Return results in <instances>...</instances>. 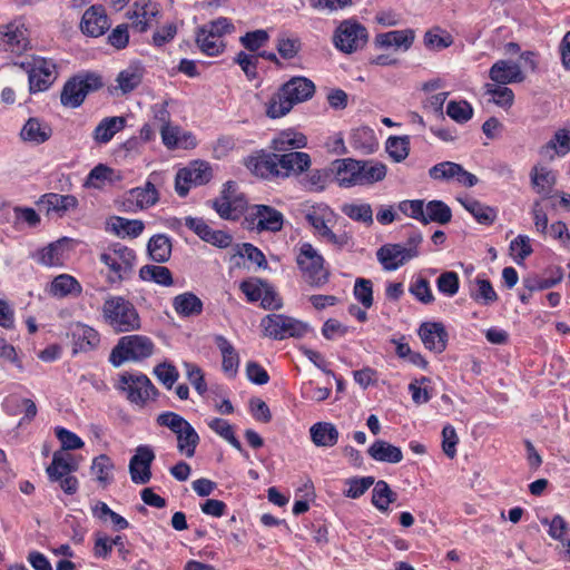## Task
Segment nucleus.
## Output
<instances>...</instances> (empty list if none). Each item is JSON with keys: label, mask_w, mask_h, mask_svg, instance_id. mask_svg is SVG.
<instances>
[{"label": "nucleus", "mask_w": 570, "mask_h": 570, "mask_svg": "<svg viewBox=\"0 0 570 570\" xmlns=\"http://www.w3.org/2000/svg\"><path fill=\"white\" fill-rule=\"evenodd\" d=\"M332 171L341 187L363 186L381 181L386 176L384 164L373 160L336 159Z\"/></svg>", "instance_id": "f257e3e1"}, {"label": "nucleus", "mask_w": 570, "mask_h": 570, "mask_svg": "<svg viewBox=\"0 0 570 570\" xmlns=\"http://www.w3.org/2000/svg\"><path fill=\"white\" fill-rule=\"evenodd\" d=\"M305 219L314 229V234L323 242L342 249L352 243V236L346 233H335L333 227L337 215L326 204H316L306 209Z\"/></svg>", "instance_id": "f03ea898"}, {"label": "nucleus", "mask_w": 570, "mask_h": 570, "mask_svg": "<svg viewBox=\"0 0 570 570\" xmlns=\"http://www.w3.org/2000/svg\"><path fill=\"white\" fill-rule=\"evenodd\" d=\"M104 322L115 332H131L140 328V317L135 305L119 295H109L101 306Z\"/></svg>", "instance_id": "7ed1b4c3"}, {"label": "nucleus", "mask_w": 570, "mask_h": 570, "mask_svg": "<svg viewBox=\"0 0 570 570\" xmlns=\"http://www.w3.org/2000/svg\"><path fill=\"white\" fill-rule=\"evenodd\" d=\"M99 259L107 268V283L118 285L130 277L136 262V254L134 249L125 245L114 244L100 254Z\"/></svg>", "instance_id": "20e7f679"}, {"label": "nucleus", "mask_w": 570, "mask_h": 570, "mask_svg": "<svg viewBox=\"0 0 570 570\" xmlns=\"http://www.w3.org/2000/svg\"><path fill=\"white\" fill-rule=\"evenodd\" d=\"M235 31V27L228 18L220 17L198 28L196 43L199 50L210 57L219 56L225 51L224 37Z\"/></svg>", "instance_id": "39448f33"}, {"label": "nucleus", "mask_w": 570, "mask_h": 570, "mask_svg": "<svg viewBox=\"0 0 570 570\" xmlns=\"http://www.w3.org/2000/svg\"><path fill=\"white\" fill-rule=\"evenodd\" d=\"M16 65L28 73L31 94L48 90L58 77L57 66L51 59L27 56Z\"/></svg>", "instance_id": "423d86ee"}, {"label": "nucleus", "mask_w": 570, "mask_h": 570, "mask_svg": "<svg viewBox=\"0 0 570 570\" xmlns=\"http://www.w3.org/2000/svg\"><path fill=\"white\" fill-rule=\"evenodd\" d=\"M160 426L168 428L177 436V449L187 458L195 455L199 435L191 424L175 412H164L157 416Z\"/></svg>", "instance_id": "0eeeda50"}, {"label": "nucleus", "mask_w": 570, "mask_h": 570, "mask_svg": "<svg viewBox=\"0 0 570 570\" xmlns=\"http://www.w3.org/2000/svg\"><path fill=\"white\" fill-rule=\"evenodd\" d=\"M399 208L404 215L425 225L430 222L445 225L452 218L451 208L441 200H431L426 204L421 199L404 200L400 203Z\"/></svg>", "instance_id": "6e6552de"}, {"label": "nucleus", "mask_w": 570, "mask_h": 570, "mask_svg": "<svg viewBox=\"0 0 570 570\" xmlns=\"http://www.w3.org/2000/svg\"><path fill=\"white\" fill-rule=\"evenodd\" d=\"M154 347L153 341L147 336H122L112 348L109 360L115 366L126 361H140L149 357L154 353Z\"/></svg>", "instance_id": "1a4fd4ad"}, {"label": "nucleus", "mask_w": 570, "mask_h": 570, "mask_svg": "<svg viewBox=\"0 0 570 570\" xmlns=\"http://www.w3.org/2000/svg\"><path fill=\"white\" fill-rule=\"evenodd\" d=\"M311 166V157L303 151H291L274 155L272 158L261 159L256 168H264L273 176L288 177L292 174H301Z\"/></svg>", "instance_id": "9d476101"}, {"label": "nucleus", "mask_w": 570, "mask_h": 570, "mask_svg": "<svg viewBox=\"0 0 570 570\" xmlns=\"http://www.w3.org/2000/svg\"><path fill=\"white\" fill-rule=\"evenodd\" d=\"M367 41V29L353 18L341 21L333 35L334 47L348 55L363 49Z\"/></svg>", "instance_id": "9b49d317"}, {"label": "nucleus", "mask_w": 570, "mask_h": 570, "mask_svg": "<svg viewBox=\"0 0 570 570\" xmlns=\"http://www.w3.org/2000/svg\"><path fill=\"white\" fill-rule=\"evenodd\" d=\"M264 336L283 341L288 337H303L308 325L302 321L283 314H268L261 321Z\"/></svg>", "instance_id": "f8f14e48"}, {"label": "nucleus", "mask_w": 570, "mask_h": 570, "mask_svg": "<svg viewBox=\"0 0 570 570\" xmlns=\"http://www.w3.org/2000/svg\"><path fill=\"white\" fill-rule=\"evenodd\" d=\"M296 263L303 278L312 286H322L328 279V272L324 268L323 256L309 243L299 246Z\"/></svg>", "instance_id": "ddd939ff"}, {"label": "nucleus", "mask_w": 570, "mask_h": 570, "mask_svg": "<svg viewBox=\"0 0 570 570\" xmlns=\"http://www.w3.org/2000/svg\"><path fill=\"white\" fill-rule=\"evenodd\" d=\"M118 389L124 391L127 399L138 406H144L158 394L151 381L140 373H122L119 376Z\"/></svg>", "instance_id": "4468645a"}, {"label": "nucleus", "mask_w": 570, "mask_h": 570, "mask_svg": "<svg viewBox=\"0 0 570 570\" xmlns=\"http://www.w3.org/2000/svg\"><path fill=\"white\" fill-rule=\"evenodd\" d=\"M102 87L101 78L95 73H87L85 76H77L69 79L61 91L60 100L66 107H79L86 96Z\"/></svg>", "instance_id": "2eb2a0df"}, {"label": "nucleus", "mask_w": 570, "mask_h": 570, "mask_svg": "<svg viewBox=\"0 0 570 570\" xmlns=\"http://www.w3.org/2000/svg\"><path fill=\"white\" fill-rule=\"evenodd\" d=\"M246 220L258 233H277L283 228L284 216L279 210L268 205H253L249 207Z\"/></svg>", "instance_id": "dca6fc26"}, {"label": "nucleus", "mask_w": 570, "mask_h": 570, "mask_svg": "<svg viewBox=\"0 0 570 570\" xmlns=\"http://www.w3.org/2000/svg\"><path fill=\"white\" fill-rule=\"evenodd\" d=\"M159 6L151 0H136L128 10L127 18L131 20V28L137 32H145L151 22L159 16Z\"/></svg>", "instance_id": "f3484780"}, {"label": "nucleus", "mask_w": 570, "mask_h": 570, "mask_svg": "<svg viewBox=\"0 0 570 570\" xmlns=\"http://www.w3.org/2000/svg\"><path fill=\"white\" fill-rule=\"evenodd\" d=\"M185 226L191 229L200 239L218 248H227L232 244V236L224 230L213 229L204 219L186 217Z\"/></svg>", "instance_id": "a211bd4d"}, {"label": "nucleus", "mask_w": 570, "mask_h": 570, "mask_svg": "<svg viewBox=\"0 0 570 570\" xmlns=\"http://www.w3.org/2000/svg\"><path fill=\"white\" fill-rule=\"evenodd\" d=\"M154 459V451L149 446L140 445L136 449V453L129 462V473L134 483L146 484L150 481V466Z\"/></svg>", "instance_id": "6ab92c4d"}, {"label": "nucleus", "mask_w": 570, "mask_h": 570, "mask_svg": "<svg viewBox=\"0 0 570 570\" xmlns=\"http://www.w3.org/2000/svg\"><path fill=\"white\" fill-rule=\"evenodd\" d=\"M0 49L12 53H21L28 48L29 40L23 24L11 22L0 30Z\"/></svg>", "instance_id": "aec40b11"}, {"label": "nucleus", "mask_w": 570, "mask_h": 570, "mask_svg": "<svg viewBox=\"0 0 570 570\" xmlns=\"http://www.w3.org/2000/svg\"><path fill=\"white\" fill-rule=\"evenodd\" d=\"M489 77L497 85L522 82L525 78L520 65L512 60H498L490 68Z\"/></svg>", "instance_id": "412c9836"}, {"label": "nucleus", "mask_w": 570, "mask_h": 570, "mask_svg": "<svg viewBox=\"0 0 570 570\" xmlns=\"http://www.w3.org/2000/svg\"><path fill=\"white\" fill-rule=\"evenodd\" d=\"M419 335L426 348L442 353L446 347L448 333L440 322H425L419 328Z\"/></svg>", "instance_id": "4be33fe9"}, {"label": "nucleus", "mask_w": 570, "mask_h": 570, "mask_svg": "<svg viewBox=\"0 0 570 570\" xmlns=\"http://www.w3.org/2000/svg\"><path fill=\"white\" fill-rule=\"evenodd\" d=\"M81 31L90 37H99L109 28L108 17L101 6L87 9L80 22Z\"/></svg>", "instance_id": "5701e85b"}, {"label": "nucleus", "mask_w": 570, "mask_h": 570, "mask_svg": "<svg viewBox=\"0 0 570 570\" xmlns=\"http://www.w3.org/2000/svg\"><path fill=\"white\" fill-rule=\"evenodd\" d=\"M376 257L385 271H395L412 259L402 244L381 246L376 252Z\"/></svg>", "instance_id": "b1692460"}, {"label": "nucleus", "mask_w": 570, "mask_h": 570, "mask_svg": "<svg viewBox=\"0 0 570 570\" xmlns=\"http://www.w3.org/2000/svg\"><path fill=\"white\" fill-rule=\"evenodd\" d=\"M570 153V129L559 128L551 139L542 145L539 155L550 161L556 157H564Z\"/></svg>", "instance_id": "393cba45"}, {"label": "nucleus", "mask_w": 570, "mask_h": 570, "mask_svg": "<svg viewBox=\"0 0 570 570\" xmlns=\"http://www.w3.org/2000/svg\"><path fill=\"white\" fill-rule=\"evenodd\" d=\"M456 200L481 225L490 226L498 218V209L495 207L481 203L471 196L458 197Z\"/></svg>", "instance_id": "a878e982"}, {"label": "nucleus", "mask_w": 570, "mask_h": 570, "mask_svg": "<svg viewBox=\"0 0 570 570\" xmlns=\"http://www.w3.org/2000/svg\"><path fill=\"white\" fill-rule=\"evenodd\" d=\"M283 91L296 105L309 100L316 90L314 82L302 76L293 77L282 86Z\"/></svg>", "instance_id": "bb28decb"}, {"label": "nucleus", "mask_w": 570, "mask_h": 570, "mask_svg": "<svg viewBox=\"0 0 570 570\" xmlns=\"http://www.w3.org/2000/svg\"><path fill=\"white\" fill-rule=\"evenodd\" d=\"M531 186L544 198L550 197L557 184V174L547 166L537 164L530 171Z\"/></svg>", "instance_id": "cd10ccee"}, {"label": "nucleus", "mask_w": 570, "mask_h": 570, "mask_svg": "<svg viewBox=\"0 0 570 570\" xmlns=\"http://www.w3.org/2000/svg\"><path fill=\"white\" fill-rule=\"evenodd\" d=\"M159 200V193L154 183L148 180L145 186L130 189L126 194V203L129 207L135 206L138 209H146L154 206Z\"/></svg>", "instance_id": "c85d7f7f"}, {"label": "nucleus", "mask_w": 570, "mask_h": 570, "mask_svg": "<svg viewBox=\"0 0 570 570\" xmlns=\"http://www.w3.org/2000/svg\"><path fill=\"white\" fill-rule=\"evenodd\" d=\"M51 135V127L36 117L29 118L20 131L21 139L33 145H41L46 142L49 140Z\"/></svg>", "instance_id": "c756f323"}, {"label": "nucleus", "mask_w": 570, "mask_h": 570, "mask_svg": "<svg viewBox=\"0 0 570 570\" xmlns=\"http://www.w3.org/2000/svg\"><path fill=\"white\" fill-rule=\"evenodd\" d=\"M215 344L222 354V370L229 376L235 377L239 367V355L233 344L223 335L215 336Z\"/></svg>", "instance_id": "7c9ffc66"}, {"label": "nucleus", "mask_w": 570, "mask_h": 570, "mask_svg": "<svg viewBox=\"0 0 570 570\" xmlns=\"http://www.w3.org/2000/svg\"><path fill=\"white\" fill-rule=\"evenodd\" d=\"M82 292L80 283L71 275L60 274L49 285L48 293L53 297L79 296Z\"/></svg>", "instance_id": "2f4dec72"}, {"label": "nucleus", "mask_w": 570, "mask_h": 570, "mask_svg": "<svg viewBox=\"0 0 570 570\" xmlns=\"http://www.w3.org/2000/svg\"><path fill=\"white\" fill-rule=\"evenodd\" d=\"M159 131L161 141L168 149H175L178 147L188 148L195 146L193 135L190 132L183 131L178 126L170 124L164 128H160Z\"/></svg>", "instance_id": "473e14b6"}, {"label": "nucleus", "mask_w": 570, "mask_h": 570, "mask_svg": "<svg viewBox=\"0 0 570 570\" xmlns=\"http://www.w3.org/2000/svg\"><path fill=\"white\" fill-rule=\"evenodd\" d=\"M413 41L414 32L411 29L389 31L375 37V45L381 48L395 47L407 50Z\"/></svg>", "instance_id": "72a5a7b5"}, {"label": "nucleus", "mask_w": 570, "mask_h": 570, "mask_svg": "<svg viewBox=\"0 0 570 570\" xmlns=\"http://www.w3.org/2000/svg\"><path fill=\"white\" fill-rule=\"evenodd\" d=\"M173 243L166 234H156L147 244V252L151 261L164 264L170 259Z\"/></svg>", "instance_id": "f704fd0d"}, {"label": "nucleus", "mask_w": 570, "mask_h": 570, "mask_svg": "<svg viewBox=\"0 0 570 570\" xmlns=\"http://www.w3.org/2000/svg\"><path fill=\"white\" fill-rule=\"evenodd\" d=\"M313 443L316 446L332 448L338 441V431L334 424L330 422H317L309 429Z\"/></svg>", "instance_id": "c9c22d12"}, {"label": "nucleus", "mask_w": 570, "mask_h": 570, "mask_svg": "<svg viewBox=\"0 0 570 570\" xmlns=\"http://www.w3.org/2000/svg\"><path fill=\"white\" fill-rule=\"evenodd\" d=\"M78 464L71 454L62 455L61 453H53L52 461L47 468V474L52 482L61 480L65 475L77 471Z\"/></svg>", "instance_id": "e433bc0d"}, {"label": "nucleus", "mask_w": 570, "mask_h": 570, "mask_svg": "<svg viewBox=\"0 0 570 570\" xmlns=\"http://www.w3.org/2000/svg\"><path fill=\"white\" fill-rule=\"evenodd\" d=\"M41 206L47 209V213H56L58 216H63L68 210L75 209L78 206V200L73 195H59L47 194L41 198Z\"/></svg>", "instance_id": "4c0bfd02"}, {"label": "nucleus", "mask_w": 570, "mask_h": 570, "mask_svg": "<svg viewBox=\"0 0 570 570\" xmlns=\"http://www.w3.org/2000/svg\"><path fill=\"white\" fill-rule=\"evenodd\" d=\"M109 229L118 237H138L145 228V224L139 219H128L124 217H112L108 223Z\"/></svg>", "instance_id": "58836bf2"}, {"label": "nucleus", "mask_w": 570, "mask_h": 570, "mask_svg": "<svg viewBox=\"0 0 570 570\" xmlns=\"http://www.w3.org/2000/svg\"><path fill=\"white\" fill-rule=\"evenodd\" d=\"M368 455L380 462L399 463L403 459L400 448L386 441L377 440L367 450Z\"/></svg>", "instance_id": "ea45409f"}, {"label": "nucleus", "mask_w": 570, "mask_h": 570, "mask_svg": "<svg viewBox=\"0 0 570 570\" xmlns=\"http://www.w3.org/2000/svg\"><path fill=\"white\" fill-rule=\"evenodd\" d=\"M173 307L180 316H196L203 312V302L194 293L186 292L174 297Z\"/></svg>", "instance_id": "a19ab883"}, {"label": "nucleus", "mask_w": 570, "mask_h": 570, "mask_svg": "<svg viewBox=\"0 0 570 570\" xmlns=\"http://www.w3.org/2000/svg\"><path fill=\"white\" fill-rule=\"evenodd\" d=\"M124 117L104 118L94 130V139L98 144L109 142L125 127Z\"/></svg>", "instance_id": "79ce46f5"}, {"label": "nucleus", "mask_w": 570, "mask_h": 570, "mask_svg": "<svg viewBox=\"0 0 570 570\" xmlns=\"http://www.w3.org/2000/svg\"><path fill=\"white\" fill-rule=\"evenodd\" d=\"M139 277L145 282H153L161 286L174 285L170 269L163 265H145L139 271Z\"/></svg>", "instance_id": "37998d69"}, {"label": "nucleus", "mask_w": 570, "mask_h": 570, "mask_svg": "<svg viewBox=\"0 0 570 570\" xmlns=\"http://www.w3.org/2000/svg\"><path fill=\"white\" fill-rule=\"evenodd\" d=\"M144 69L140 66H129L117 76V88L124 94L135 90L142 81Z\"/></svg>", "instance_id": "c03bdc74"}, {"label": "nucleus", "mask_w": 570, "mask_h": 570, "mask_svg": "<svg viewBox=\"0 0 570 570\" xmlns=\"http://www.w3.org/2000/svg\"><path fill=\"white\" fill-rule=\"evenodd\" d=\"M307 145V138L302 132L285 130L278 134L273 140V148L276 151H287L288 149H299Z\"/></svg>", "instance_id": "a18cd8bd"}, {"label": "nucleus", "mask_w": 570, "mask_h": 570, "mask_svg": "<svg viewBox=\"0 0 570 570\" xmlns=\"http://www.w3.org/2000/svg\"><path fill=\"white\" fill-rule=\"evenodd\" d=\"M293 107L294 104L281 87L279 90L269 98L266 115L273 119L281 118L288 114Z\"/></svg>", "instance_id": "49530a36"}, {"label": "nucleus", "mask_w": 570, "mask_h": 570, "mask_svg": "<svg viewBox=\"0 0 570 570\" xmlns=\"http://www.w3.org/2000/svg\"><path fill=\"white\" fill-rule=\"evenodd\" d=\"M397 494L390 488V485L380 480L375 483L374 489L372 491V503L373 505L385 512L389 510V505L396 501Z\"/></svg>", "instance_id": "de8ad7c7"}, {"label": "nucleus", "mask_w": 570, "mask_h": 570, "mask_svg": "<svg viewBox=\"0 0 570 570\" xmlns=\"http://www.w3.org/2000/svg\"><path fill=\"white\" fill-rule=\"evenodd\" d=\"M115 465L111 459L106 454H100L92 460L90 470L96 476L97 482L106 487L112 481V470Z\"/></svg>", "instance_id": "09e8293b"}, {"label": "nucleus", "mask_w": 570, "mask_h": 570, "mask_svg": "<svg viewBox=\"0 0 570 570\" xmlns=\"http://www.w3.org/2000/svg\"><path fill=\"white\" fill-rule=\"evenodd\" d=\"M386 151L390 157L396 161H403L410 153L409 136H392L386 140Z\"/></svg>", "instance_id": "8fccbe9b"}, {"label": "nucleus", "mask_w": 570, "mask_h": 570, "mask_svg": "<svg viewBox=\"0 0 570 570\" xmlns=\"http://www.w3.org/2000/svg\"><path fill=\"white\" fill-rule=\"evenodd\" d=\"M485 94L492 97L495 105L502 108H510L514 102V94L512 89L497 83H487L484 86Z\"/></svg>", "instance_id": "3c124183"}, {"label": "nucleus", "mask_w": 570, "mask_h": 570, "mask_svg": "<svg viewBox=\"0 0 570 570\" xmlns=\"http://www.w3.org/2000/svg\"><path fill=\"white\" fill-rule=\"evenodd\" d=\"M208 426L219 436L225 439L233 448L243 452L242 443L235 436L233 426L226 420L215 417L208 423Z\"/></svg>", "instance_id": "603ef678"}, {"label": "nucleus", "mask_w": 570, "mask_h": 570, "mask_svg": "<svg viewBox=\"0 0 570 570\" xmlns=\"http://www.w3.org/2000/svg\"><path fill=\"white\" fill-rule=\"evenodd\" d=\"M446 115L455 122L464 124L473 117V108L465 100H452L448 104Z\"/></svg>", "instance_id": "864d4df0"}, {"label": "nucleus", "mask_w": 570, "mask_h": 570, "mask_svg": "<svg viewBox=\"0 0 570 570\" xmlns=\"http://www.w3.org/2000/svg\"><path fill=\"white\" fill-rule=\"evenodd\" d=\"M213 208L223 219L236 220L243 215L242 204L238 202L228 203L217 197L213 200Z\"/></svg>", "instance_id": "5fc2aeb1"}, {"label": "nucleus", "mask_w": 570, "mask_h": 570, "mask_svg": "<svg viewBox=\"0 0 570 570\" xmlns=\"http://www.w3.org/2000/svg\"><path fill=\"white\" fill-rule=\"evenodd\" d=\"M342 212L355 222L366 225L373 223V210L368 204H346L342 207Z\"/></svg>", "instance_id": "6e6d98bb"}, {"label": "nucleus", "mask_w": 570, "mask_h": 570, "mask_svg": "<svg viewBox=\"0 0 570 570\" xmlns=\"http://www.w3.org/2000/svg\"><path fill=\"white\" fill-rule=\"evenodd\" d=\"M460 164L453 161H442L429 169V176L435 180H450L455 179L460 173Z\"/></svg>", "instance_id": "4d7b16f0"}, {"label": "nucleus", "mask_w": 570, "mask_h": 570, "mask_svg": "<svg viewBox=\"0 0 570 570\" xmlns=\"http://www.w3.org/2000/svg\"><path fill=\"white\" fill-rule=\"evenodd\" d=\"M476 289L471 292V297L476 302L489 305L498 299V295L493 289L490 281L478 278L475 281Z\"/></svg>", "instance_id": "13d9d810"}, {"label": "nucleus", "mask_w": 570, "mask_h": 570, "mask_svg": "<svg viewBox=\"0 0 570 570\" xmlns=\"http://www.w3.org/2000/svg\"><path fill=\"white\" fill-rule=\"evenodd\" d=\"M40 263L47 266H60L63 263V246L60 242L50 244L40 253Z\"/></svg>", "instance_id": "bf43d9fd"}, {"label": "nucleus", "mask_w": 570, "mask_h": 570, "mask_svg": "<svg viewBox=\"0 0 570 570\" xmlns=\"http://www.w3.org/2000/svg\"><path fill=\"white\" fill-rule=\"evenodd\" d=\"M154 374L167 389H171L179 377L177 368L168 362H163L156 365Z\"/></svg>", "instance_id": "052dcab7"}, {"label": "nucleus", "mask_w": 570, "mask_h": 570, "mask_svg": "<svg viewBox=\"0 0 570 570\" xmlns=\"http://www.w3.org/2000/svg\"><path fill=\"white\" fill-rule=\"evenodd\" d=\"M302 47L298 38H289L282 36L277 39L276 48L278 53L284 59H293L297 56Z\"/></svg>", "instance_id": "680f3d73"}, {"label": "nucleus", "mask_w": 570, "mask_h": 570, "mask_svg": "<svg viewBox=\"0 0 570 570\" xmlns=\"http://www.w3.org/2000/svg\"><path fill=\"white\" fill-rule=\"evenodd\" d=\"M112 173L111 168L99 164L90 170L87 177V185L94 188H102L107 180H111Z\"/></svg>", "instance_id": "e2e57ef3"}, {"label": "nucleus", "mask_w": 570, "mask_h": 570, "mask_svg": "<svg viewBox=\"0 0 570 570\" xmlns=\"http://www.w3.org/2000/svg\"><path fill=\"white\" fill-rule=\"evenodd\" d=\"M541 522L549 525L548 533L552 539L563 542L564 535L569 530V524L563 517L557 514L551 520L544 518Z\"/></svg>", "instance_id": "0e129e2a"}, {"label": "nucleus", "mask_w": 570, "mask_h": 570, "mask_svg": "<svg viewBox=\"0 0 570 570\" xmlns=\"http://www.w3.org/2000/svg\"><path fill=\"white\" fill-rule=\"evenodd\" d=\"M354 295L365 308H370L373 304L372 282L365 278H357L354 286Z\"/></svg>", "instance_id": "69168bd1"}, {"label": "nucleus", "mask_w": 570, "mask_h": 570, "mask_svg": "<svg viewBox=\"0 0 570 570\" xmlns=\"http://www.w3.org/2000/svg\"><path fill=\"white\" fill-rule=\"evenodd\" d=\"M438 289L446 296H454L459 291V276L455 272H444L436 281Z\"/></svg>", "instance_id": "338daca9"}, {"label": "nucleus", "mask_w": 570, "mask_h": 570, "mask_svg": "<svg viewBox=\"0 0 570 570\" xmlns=\"http://www.w3.org/2000/svg\"><path fill=\"white\" fill-rule=\"evenodd\" d=\"M268 38L269 37L266 30L258 29L247 32L240 37L239 41L247 50L256 51L267 42Z\"/></svg>", "instance_id": "774afa93"}]
</instances>
